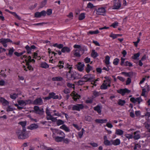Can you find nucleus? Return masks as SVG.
<instances>
[{"mask_svg":"<svg viewBox=\"0 0 150 150\" xmlns=\"http://www.w3.org/2000/svg\"><path fill=\"white\" fill-rule=\"evenodd\" d=\"M34 58L32 59L31 57L29 56L28 57V59L27 60L25 59L26 62V64L25 66L23 65V68L24 70L25 71H27L28 70L30 71H33V67L30 65V63L32 62L33 63H34L35 61L34 59Z\"/></svg>","mask_w":150,"mask_h":150,"instance_id":"f257e3e1","label":"nucleus"},{"mask_svg":"<svg viewBox=\"0 0 150 150\" xmlns=\"http://www.w3.org/2000/svg\"><path fill=\"white\" fill-rule=\"evenodd\" d=\"M67 78L69 80H73L79 79L81 77L79 74L76 72L71 71L70 72H67L66 73Z\"/></svg>","mask_w":150,"mask_h":150,"instance_id":"f03ea898","label":"nucleus"},{"mask_svg":"<svg viewBox=\"0 0 150 150\" xmlns=\"http://www.w3.org/2000/svg\"><path fill=\"white\" fill-rule=\"evenodd\" d=\"M62 98V96L60 95L59 96L58 95H56L55 93L52 92L49 93V96L45 97V99L46 100H49L51 98H52L53 99H59V100H60Z\"/></svg>","mask_w":150,"mask_h":150,"instance_id":"7ed1b4c3","label":"nucleus"},{"mask_svg":"<svg viewBox=\"0 0 150 150\" xmlns=\"http://www.w3.org/2000/svg\"><path fill=\"white\" fill-rule=\"evenodd\" d=\"M16 134L19 139H24L28 137V134L27 133L22 132L21 130L17 131Z\"/></svg>","mask_w":150,"mask_h":150,"instance_id":"20e7f679","label":"nucleus"},{"mask_svg":"<svg viewBox=\"0 0 150 150\" xmlns=\"http://www.w3.org/2000/svg\"><path fill=\"white\" fill-rule=\"evenodd\" d=\"M84 108L83 105L82 104H77L73 105L72 107V110H76L79 111L83 109Z\"/></svg>","mask_w":150,"mask_h":150,"instance_id":"39448f33","label":"nucleus"},{"mask_svg":"<svg viewBox=\"0 0 150 150\" xmlns=\"http://www.w3.org/2000/svg\"><path fill=\"white\" fill-rule=\"evenodd\" d=\"M12 42V41L9 38H1L0 39V43H1L5 47H6L7 45L6 43L8 42Z\"/></svg>","mask_w":150,"mask_h":150,"instance_id":"423d86ee","label":"nucleus"},{"mask_svg":"<svg viewBox=\"0 0 150 150\" xmlns=\"http://www.w3.org/2000/svg\"><path fill=\"white\" fill-rule=\"evenodd\" d=\"M34 110L35 113L39 114L40 115H42L44 112L43 108L40 109L39 107L38 106H34Z\"/></svg>","mask_w":150,"mask_h":150,"instance_id":"0eeeda50","label":"nucleus"},{"mask_svg":"<svg viewBox=\"0 0 150 150\" xmlns=\"http://www.w3.org/2000/svg\"><path fill=\"white\" fill-rule=\"evenodd\" d=\"M34 110L35 113L39 114L40 115H42L44 112L43 108L40 109L39 107L38 106H34Z\"/></svg>","mask_w":150,"mask_h":150,"instance_id":"6e6552de","label":"nucleus"},{"mask_svg":"<svg viewBox=\"0 0 150 150\" xmlns=\"http://www.w3.org/2000/svg\"><path fill=\"white\" fill-rule=\"evenodd\" d=\"M106 10L104 7L99 8L96 10V13L98 15H104Z\"/></svg>","mask_w":150,"mask_h":150,"instance_id":"1a4fd4ad","label":"nucleus"},{"mask_svg":"<svg viewBox=\"0 0 150 150\" xmlns=\"http://www.w3.org/2000/svg\"><path fill=\"white\" fill-rule=\"evenodd\" d=\"M52 137L55 140L56 142H60L63 141V139H64L65 136H64V137H61L59 136H56V134L54 133V132H53Z\"/></svg>","mask_w":150,"mask_h":150,"instance_id":"9d476101","label":"nucleus"},{"mask_svg":"<svg viewBox=\"0 0 150 150\" xmlns=\"http://www.w3.org/2000/svg\"><path fill=\"white\" fill-rule=\"evenodd\" d=\"M25 48L26 50V52L28 54H31L32 53V50L35 49L37 47L34 45H31L30 47L27 45L25 47Z\"/></svg>","mask_w":150,"mask_h":150,"instance_id":"9b49d317","label":"nucleus"},{"mask_svg":"<svg viewBox=\"0 0 150 150\" xmlns=\"http://www.w3.org/2000/svg\"><path fill=\"white\" fill-rule=\"evenodd\" d=\"M46 12L45 10H43L41 12H37L35 13V17L37 18H40L42 16H45Z\"/></svg>","mask_w":150,"mask_h":150,"instance_id":"f8f14e48","label":"nucleus"},{"mask_svg":"<svg viewBox=\"0 0 150 150\" xmlns=\"http://www.w3.org/2000/svg\"><path fill=\"white\" fill-rule=\"evenodd\" d=\"M103 144L106 146L112 145V140H109L107 139V137L106 135L103 136Z\"/></svg>","mask_w":150,"mask_h":150,"instance_id":"ddd939ff","label":"nucleus"},{"mask_svg":"<svg viewBox=\"0 0 150 150\" xmlns=\"http://www.w3.org/2000/svg\"><path fill=\"white\" fill-rule=\"evenodd\" d=\"M121 6V2L118 0H114V4L112 6L113 9H118L120 8Z\"/></svg>","mask_w":150,"mask_h":150,"instance_id":"4468645a","label":"nucleus"},{"mask_svg":"<svg viewBox=\"0 0 150 150\" xmlns=\"http://www.w3.org/2000/svg\"><path fill=\"white\" fill-rule=\"evenodd\" d=\"M117 92L118 93L121 94L122 96H124L126 93H129L131 91L126 88H125L120 89L118 90Z\"/></svg>","mask_w":150,"mask_h":150,"instance_id":"2eb2a0df","label":"nucleus"},{"mask_svg":"<svg viewBox=\"0 0 150 150\" xmlns=\"http://www.w3.org/2000/svg\"><path fill=\"white\" fill-rule=\"evenodd\" d=\"M43 103V100L41 98H38L36 99L32 102V104L34 105H41Z\"/></svg>","mask_w":150,"mask_h":150,"instance_id":"dca6fc26","label":"nucleus"},{"mask_svg":"<svg viewBox=\"0 0 150 150\" xmlns=\"http://www.w3.org/2000/svg\"><path fill=\"white\" fill-rule=\"evenodd\" d=\"M130 101L134 103H135L137 102L138 104H140L141 102L142 101V100L141 97H137L135 98L134 97H132L130 98Z\"/></svg>","mask_w":150,"mask_h":150,"instance_id":"f3484780","label":"nucleus"},{"mask_svg":"<svg viewBox=\"0 0 150 150\" xmlns=\"http://www.w3.org/2000/svg\"><path fill=\"white\" fill-rule=\"evenodd\" d=\"M71 95L73 97V99L74 101H76L78 99L80 98L81 96L75 91H73L71 93Z\"/></svg>","mask_w":150,"mask_h":150,"instance_id":"a211bd4d","label":"nucleus"},{"mask_svg":"<svg viewBox=\"0 0 150 150\" xmlns=\"http://www.w3.org/2000/svg\"><path fill=\"white\" fill-rule=\"evenodd\" d=\"M53 132L56 134V136H60L61 137H64V136H65V134L64 133L60 130H58L54 129Z\"/></svg>","mask_w":150,"mask_h":150,"instance_id":"6ab92c4d","label":"nucleus"},{"mask_svg":"<svg viewBox=\"0 0 150 150\" xmlns=\"http://www.w3.org/2000/svg\"><path fill=\"white\" fill-rule=\"evenodd\" d=\"M77 69L80 71H82L84 69V64L83 63H82L81 62H79L76 65Z\"/></svg>","mask_w":150,"mask_h":150,"instance_id":"aec40b11","label":"nucleus"},{"mask_svg":"<svg viewBox=\"0 0 150 150\" xmlns=\"http://www.w3.org/2000/svg\"><path fill=\"white\" fill-rule=\"evenodd\" d=\"M0 102L4 106L7 105L9 104V102L2 97H0Z\"/></svg>","mask_w":150,"mask_h":150,"instance_id":"412c9836","label":"nucleus"},{"mask_svg":"<svg viewBox=\"0 0 150 150\" xmlns=\"http://www.w3.org/2000/svg\"><path fill=\"white\" fill-rule=\"evenodd\" d=\"M5 11L10 13V14L13 15L16 18H17L19 20H21V18L19 16L17 13L14 12H12L10 11L8 9H5Z\"/></svg>","mask_w":150,"mask_h":150,"instance_id":"4be33fe9","label":"nucleus"},{"mask_svg":"<svg viewBox=\"0 0 150 150\" xmlns=\"http://www.w3.org/2000/svg\"><path fill=\"white\" fill-rule=\"evenodd\" d=\"M5 11L10 13V14L13 15L16 18H17L19 20H21V18L19 16L17 13L14 12H12L10 11L8 9H5Z\"/></svg>","mask_w":150,"mask_h":150,"instance_id":"5701e85b","label":"nucleus"},{"mask_svg":"<svg viewBox=\"0 0 150 150\" xmlns=\"http://www.w3.org/2000/svg\"><path fill=\"white\" fill-rule=\"evenodd\" d=\"M85 70L87 73H90V71L93 70V67L90 65L89 64H87L86 65V66L85 67Z\"/></svg>","mask_w":150,"mask_h":150,"instance_id":"b1692460","label":"nucleus"},{"mask_svg":"<svg viewBox=\"0 0 150 150\" xmlns=\"http://www.w3.org/2000/svg\"><path fill=\"white\" fill-rule=\"evenodd\" d=\"M102 108V107L101 106L98 105L93 108V109L95 111H96L99 115H100L101 114Z\"/></svg>","mask_w":150,"mask_h":150,"instance_id":"393cba45","label":"nucleus"},{"mask_svg":"<svg viewBox=\"0 0 150 150\" xmlns=\"http://www.w3.org/2000/svg\"><path fill=\"white\" fill-rule=\"evenodd\" d=\"M91 74H87L84 76L82 78V79H84L86 82H87L88 81H90L92 79V78L91 77Z\"/></svg>","mask_w":150,"mask_h":150,"instance_id":"a878e982","label":"nucleus"},{"mask_svg":"<svg viewBox=\"0 0 150 150\" xmlns=\"http://www.w3.org/2000/svg\"><path fill=\"white\" fill-rule=\"evenodd\" d=\"M38 126L37 124L33 123L31 124L27 128L30 130H33L38 128Z\"/></svg>","mask_w":150,"mask_h":150,"instance_id":"bb28decb","label":"nucleus"},{"mask_svg":"<svg viewBox=\"0 0 150 150\" xmlns=\"http://www.w3.org/2000/svg\"><path fill=\"white\" fill-rule=\"evenodd\" d=\"M112 145L114 146H117L120 144V141L119 139H117L115 140H112Z\"/></svg>","mask_w":150,"mask_h":150,"instance_id":"cd10ccee","label":"nucleus"},{"mask_svg":"<svg viewBox=\"0 0 150 150\" xmlns=\"http://www.w3.org/2000/svg\"><path fill=\"white\" fill-rule=\"evenodd\" d=\"M110 57L108 55H107L105 57V63L106 65V66L107 67H108V65L110 63Z\"/></svg>","mask_w":150,"mask_h":150,"instance_id":"c85d7f7f","label":"nucleus"},{"mask_svg":"<svg viewBox=\"0 0 150 150\" xmlns=\"http://www.w3.org/2000/svg\"><path fill=\"white\" fill-rule=\"evenodd\" d=\"M73 53L74 57H80L81 56V55L80 54V51L76 49L73 51Z\"/></svg>","mask_w":150,"mask_h":150,"instance_id":"c756f323","label":"nucleus"},{"mask_svg":"<svg viewBox=\"0 0 150 150\" xmlns=\"http://www.w3.org/2000/svg\"><path fill=\"white\" fill-rule=\"evenodd\" d=\"M71 51L70 48L67 47H64L61 49V51L63 53H69Z\"/></svg>","mask_w":150,"mask_h":150,"instance_id":"7c9ffc66","label":"nucleus"},{"mask_svg":"<svg viewBox=\"0 0 150 150\" xmlns=\"http://www.w3.org/2000/svg\"><path fill=\"white\" fill-rule=\"evenodd\" d=\"M59 128L64 130L67 132H69L70 131V129L69 127L64 124L61 126Z\"/></svg>","mask_w":150,"mask_h":150,"instance_id":"2f4dec72","label":"nucleus"},{"mask_svg":"<svg viewBox=\"0 0 150 150\" xmlns=\"http://www.w3.org/2000/svg\"><path fill=\"white\" fill-rule=\"evenodd\" d=\"M138 131H136L134 133V135L133 137V138L135 140H137L140 138V135L138 133Z\"/></svg>","mask_w":150,"mask_h":150,"instance_id":"473e14b6","label":"nucleus"},{"mask_svg":"<svg viewBox=\"0 0 150 150\" xmlns=\"http://www.w3.org/2000/svg\"><path fill=\"white\" fill-rule=\"evenodd\" d=\"M146 90L147 91H149V86H148L146 87V89L145 88H144L142 89V92L141 94V95L142 96H143L144 97H146L145 95V93L146 92Z\"/></svg>","mask_w":150,"mask_h":150,"instance_id":"72a5a7b5","label":"nucleus"},{"mask_svg":"<svg viewBox=\"0 0 150 150\" xmlns=\"http://www.w3.org/2000/svg\"><path fill=\"white\" fill-rule=\"evenodd\" d=\"M108 121V120L106 119H97L95 120V121L98 123H106Z\"/></svg>","mask_w":150,"mask_h":150,"instance_id":"f704fd0d","label":"nucleus"},{"mask_svg":"<svg viewBox=\"0 0 150 150\" xmlns=\"http://www.w3.org/2000/svg\"><path fill=\"white\" fill-rule=\"evenodd\" d=\"M52 80L53 81H62L63 80V78L61 76L55 77L52 78Z\"/></svg>","mask_w":150,"mask_h":150,"instance_id":"c9c22d12","label":"nucleus"},{"mask_svg":"<svg viewBox=\"0 0 150 150\" xmlns=\"http://www.w3.org/2000/svg\"><path fill=\"white\" fill-rule=\"evenodd\" d=\"M40 67L42 68L46 69L49 67V65L46 62H44L41 63Z\"/></svg>","mask_w":150,"mask_h":150,"instance_id":"e433bc0d","label":"nucleus"},{"mask_svg":"<svg viewBox=\"0 0 150 150\" xmlns=\"http://www.w3.org/2000/svg\"><path fill=\"white\" fill-rule=\"evenodd\" d=\"M65 64L63 61H59L57 67L59 68V69H61L64 67V65Z\"/></svg>","mask_w":150,"mask_h":150,"instance_id":"4c0bfd02","label":"nucleus"},{"mask_svg":"<svg viewBox=\"0 0 150 150\" xmlns=\"http://www.w3.org/2000/svg\"><path fill=\"white\" fill-rule=\"evenodd\" d=\"M124 133V131L120 129H116L115 131V134L118 135H122Z\"/></svg>","mask_w":150,"mask_h":150,"instance_id":"58836bf2","label":"nucleus"},{"mask_svg":"<svg viewBox=\"0 0 150 150\" xmlns=\"http://www.w3.org/2000/svg\"><path fill=\"white\" fill-rule=\"evenodd\" d=\"M100 88L102 90H106L108 88L107 83V82L103 83L100 86Z\"/></svg>","mask_w":150,"mask_h":150,"instance_id":"ea45409f","label":"nucleus"},{"mask_svg":"<svg viewBox=\"0 0 150 150\" xmlns=\"http://www.w3.org/2000/svg\"><path fill=\"white\" fill-rule=\"evenodd\" d=\"M64 66V69H68L69 70L68 72H70L71 71V70L72 69V65H70L68 63H66Z\"/></svg>","mask_w":150,"mask_h":150,"instance_id":"a19ab883","label":"nucleus"},{"mask_svg":"<svg viewBox=\"0 0 150 150\" xmlns=\"http://www.w3.org/2000/svg\"><path fill=\"white\" fill-rule=\"evenodd\" d=\"M98 56V54L94 50H93L92 51L91 53V56L93 58L95 59Z\"/></svg>","mask_w":150,"mask_h":150,"instance_id":"79ce46f5","label":"nucleus"},{"mask_svg":"<svg viewBox=\"0 0 150 150\" xmlns=\"http://www.w3.org/2000/svg\"><path fill=\"white\" fill-rule=\"evenodd\" d=\"M47 120H51L52 122H57V117H53L52 115H51L49 117H47Z\"/></svg>","mask_w":150,"mask_h":150,"instance_id":"37998d69","label":"nucleus"},{"mask_svg":"<svg viewBox=\"0 0 150 150\" xmlns=\"http://www.w3.org/2000/svg\"><path fill=\"white\" fill-rule=\"evenodd\" d=\"M85 13H81L79 16L78 19L81 21L83 20L85 17Z\"/></svg>","mask_w":150,"mask_h":150,"instance_id":"c03bdc74","label":"nucleus"},{"mask_svg":"<svg viewBox=\"0 0 150 150\" xmlns=\"http://www.w3.org/2000/svg\"><path fill=\"white\" fill-rule=\"evenodd\" d=\"M105 78L106 79V80H104L103 81V82L104 83L107 82V86L108 87H110L111 86V81L109 79H107V77H105Z\"/></svg>","mask_w":150,"mask_h":150,"instance_id":"a18cd8bd","label":"nucleus"},{"mask_svg":"<svg viewBox=\"0 0 150 150\" xmlns=\"http://www.w3.org/2000/svg\"><path fill=\"white\" fill-rule=\"evenodd\" d=\"M120 61V59L117 58L114 59L113 62V64L114 65H118Z\"/></svg>","mask_w":150,"mask_h":150,"instance_id":"49530a36","label":"nucleus"},{"mask_svg":"<svg viewBox=\"0 0 150 150\" xmlns=\"http://www.w3.org/2000/svg\"><path fill=\"white\" fill-rule=\"evenodd\" d=\"M64 121L62 120L59 119L57 121L56 124L58 126H59L61 125H64Z\"/></svg>","mask_w":150,"mask_h":150,"instance_id":"de8ad7c7","label":"nucleus"},{"mask_svg":"<svg viewBox=\"0 0 150 150\" xmlns=\"http://www.w3.org/2000/svg\"><path fill=\"white\" fill-rule=\"evenodd\" d=\"M18 103L19 105L23 106L26 105V103L24 100H19L18 101Z\"/></svg>","mask_w":150,"mask_h":150,"instance_id":"09e8293b","label":"nucleus"},{"mask_svg":"<svg viewBox=\"0 0 150 150\" xmlns=\"http://www.w3.org/2000/svg\"><path fill=\"white\" fill-rule=\"evenodd\" d=\"M45 113L47 115L46 118L47 119V117H49L51 115H52L51 114L50 112V110L48 108H46L45 110Z\"/></svg>","mask_w":150,"mask_h":150,"instance_id":"8fccbe9b","label":"nucleus"},{"mask_svg":"<svg viewBox=\"0 0 150 150\" xmlns=\"http://www.w3.org/2000/svg\"><path fill=\"white\" fill-rule=\"evenodd\" d=\"M140 55V54L139 52L135 54H134V55L132 57V58L134 60H136L138 59V58L139 57Z\"/></svg>","mask_w":150,"mask_h":150,"instance_id":"3c124183","label":"nucleus"},{"mask_svg":"<svg viewBox=\"0 0 150 150\" xmlns=\"http://www.w3.org/2000/svg\"><path fill=\"white\" fill-rule=\"evenodd\" d=\"M85 131V130L83 128H82L81 131L78 133V135L79 137L81 138L83 134V132Z\"/></svg>","mask_w":150,"mask_h":150,"instance_id":"603ef678","label":"nucleus"},{"mask_svg":"<svg viewBox=\"0 0 150 150\" xmlns=\"http://www.w3.org/2000/svg\"><path fill=\"white\" fill-rule=\"evenodd\" d=\"M99 32L98 30L95 31L90 30L88 32L89 34L92 35L95 34H97L99 33Z\"/></svg>","mask_w":150,"mask_h":150,"instance_id":"864d4df0","label":"nucleus"},{"mask_svg":"<svg viewBox=\"0 0 150 150\" xmlns=\"http://www.w3.org/2000/svg\"><path fill=\"white\" fill-rule=\"evenodd\" d=\"M125 100H122L121 99L119 100L118 104L119 105L123 106L125 103Z\"/></svg>","mask_w":150,"mask_h":150,"instance_id":"5fc2aeb1","label":"nucleus"},{"mask_svg":"<svg viewBox=\"0 0 150 150\" xmlns=\"http://www.w3.org/2000/svg\"><path fill=\"white\" fill-rule=\"evenodd\" d=\"M124 66H128L129 67H132V64L130 62H129L128 61H126L124 64Z\"/></svg>","mask_w":150,"mask_h":150,"instance_id":"6e6d98bb","label":"nucleus"},{"mask_svg":"<svg viewBox=\"0 0 150 150\" xmlns=\"http://www.w3.org/2000/svg\"><path fill=\"white\" fill-rule=\"evenodd\" d=\"M18 96V95L14 93L10 95V97L11 99H15Z\"/></svg>","mask_w":150,"mask_h":150,"instance_id":"4d7b16f0","label":"nucleus"},{"mask_svg":"<svg viewBox=\"0 0 150 150\" xmlns=\"http://www.w3.org/2000/svg\"><path fill=\"white\" fill-rule=\"evenodd\" d=\"M27 124V122L26 121H21L19 122V124L21 125L23 127H25Z\"/></svg>","mask_w":150,"mask_h":150,"instance_id":"13d9d810","label":"nucleus"},{"mask_svg":"<svg viewBox=\"0 0 150 150\" xmlns=\"http://www.w3.org/2000/svg\"><path fill=\"white\" fill-rule=\"evenodd\" d=\"M86 82L84 80H83V79H81V80L77 82V84L79 85H82L85 83Z\"/></svg>","mask_w":150,"mask_h":150,"instance_id":"bf43d9fd","label":"nucleus"},{"mask_svg":"<svg viewBox=\"0 0 150 150\" xmlns=\"http://www.w3.org/2000/svg\"><path fill=\"white\" fill-rule=\"evenodd\" d=\"M14 51L15 50L13 47H12L10 49L8 50V55L11 56L13 54Z\"/></svg>","mask_w":150,"mask_h":150,"instance_id":"052dcab7","label":"nucleus"},{"mask_svg":"<svg viewBox=\"0 0 150 150\" xmlns=\"http://www.w3.org/2000/svg\"><path fill=\"white\" fill-rule=\"evenodd\" d=\"M109 37L114 39L117 38V34H113L112 33L109 35Z\"/></svg>","mask_w":150,"mask_h":150,"instance_id":"680f3d73","label":"nucleus"},{"mask_svg":"<svg viewBox=\"0 0 150 150\" xmlns=\"http://www.w3.org/2000/svg\"><path fill=\"white\" fill-rule=\"evenodd\" d=\"M140 41V39L138 37L137 38V41L136 42H133V43L134 45L136 47H137L138 46V43Z\"/></svg>","mask_w":150,"mask_h":150,"instance_id":"e2e57ef3","label":"nucleus"},{"mask_svg":"<svg viewBox=\"0 0 150 150\" xmlns=\"http://www.w3.org/2000/svg\"><path fill=\"white\" fill-rule=\"evenodd\" d=\"M125 137L129 139H132L133 138L132 134H126L125 135Z\"/></svg>","mask_w":150,"mask_h":150,"instance_id":"0e129e2a","label":"nucleus"},{"mask_svg":"<svg viewBox=\"0 0 150 150\" xmlns=\"http://www.w3.org/2000/svg\"><path fill=\"white\" fill-rule=\"evenodd\" d=\"M67 87H68L69 88H72L74 89L75 88L74 85L71 83H67Z\"/></svg>","mask_w":150,"mask_h":150,"instance_id":"69168bd1","label":"nucleus"},{"mask_svg":"<svg viewBox=\"0 0 150 150\" xmlns=\"http://www.w3.org/2000/svg\"><path fill=\"white\" fill-rule=\"evenodd\" d=\"M90 58L87 57L84 59V62L86 63H88L90 62Z\"/></svg>","mask_w":150,"mask_h":150,"instance_id":"338daca9","label":"nucleus"},{"mask_svg":"<svg viewBox=\"0 0 150 150\" xmlns=\"http://www.w3.org/2000/svg\"><path fill=\"white\" fill-rule=\"evenodd\" d=\"M94 6L93 5V4H92L90 2H89L88 3L87 5V8H89L92 9V8H94Z\"/></svg>","mask_w":150,"mask_h":150,"instance_id":"774afa93","label":"nucleus"}]
</instances>
